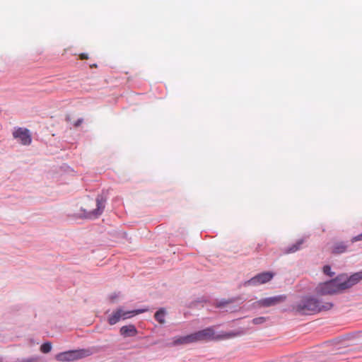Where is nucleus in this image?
<instances>
[{
    "instance_id": "nucleus-19",
    "label": "nucleus",
    "mask_w": 362,
    "mask_h": 362,
    "mask_svg": "<svg viewBox=\"0 0 362 362\" xmlns=\"http://www.w3.org/2000/svg\"><path fill=\"white\" fill-rule=\"evenodd\" d=\"M253 247H255L254 252H258L261 250V248L263 247V243H257L256 245L253 244Z\"/></svg>"
},
{
    "instance_id": "nucleus-8",
    "label": "nucleus",
    "mask_w": 362,
    "mask_h": 362,
    "mask_svg": "<svg viewBox=\"0 0 362 362\" xmlns=\"http://www.w3.org/2000/svg\"><path fill=\"white\" fill-rule=\"evenodd\" d=\"M286 299V296L285 295H279L261 299L259 301V304L263 307H270L281 303L284 302Z\"/></svg>"
},
{
    "instance_id": "nucleus-9",
    "label": "nucleus",
    "mask_w": 362,
    "mask_h": 362,
    "mask_svg": "<svg viewBox=\"0 0 362 362\" xmlns=\"http://www.w3.org/2000/svg\"><path fill=\"white\" fill-rule=\"evenodd\" d=\"M274 276V274L269 272L260 273L248 281L250 285L262 284L269 282Z\"/></svg>"
},
{
    "instance_id": "nucleus-3",
    "label": "nucleus",
    "mask_w": 362,
    "mask_h": 362,
    "mask_svg": "<svg viewBox=\"0 0 362 362\" xmlns=\"http://www.w3.org/2000/svg\"><path fill=\"white\" fill-rule=\"evenodd\" d=\"M106 199L103 195H98L95 200H90L83 208L84 215L88 218H96L100 216L105 207Z\"/></svg>"
},
{
    "instance_id": "nucleus-23",
    "label": "nucleus",
    "mask_w": 362,
    "mask_h": 362,
    "mask_svg": "<svg viewBox=\"0 0 362 362\" xmlns=\"http://www.w3.org/2000/svg\"><path fill=\"white\" fill-rule=\"evenodd\" d=\"M81 122H82V121H81V119H78V120L77 121V122L75 124V126H76V127H77V126L80 125V124L81 123Z\"/></svg>"
},
{
    "instance_id": "nucleus-18",
    "label": "nucleus",
    "mask_w": 362,
    "mask_h": 362,
    "mask_svg": "<svg viewBox=\"0 0 362 362\" xmlns=\"http://www.w3.org/2000/svg\"><path fill=\"white\" fill-rule=\"evenodd\" d=\"M323 272L329 276H333L334 273L331 272V268L329 266L326 265L323 267Z\"/></svg>"
},
{
    "instance_id": "nucleus-10",
    "label": "nucleus",
    "mask_w": 362,
    "mask_h": 362,
    "mask_svg": "<svg viewBox=\"0 0 362 362\" xmlns=\"http://www.w3.org/2000/svg\"><path fill=\"white\" fill-rule=\"evenodd\" d=\"M119 332L124 337H134L137 334V329L134 325L122 326Z\"/></svg>"
},
{
    "instance_id": "nucleus-21",
    "label": "nucleus",
    "mask_w": 362,
    "mask_h": 362,
    "mask_svg": "<svg viewBox=\"0 0 362 362\" xmlns=\"http://www.w3.org/2000/svg\"><path fill=\"white\" fill-rule=\"evenodd\" d=\"M79 57L81 59H87L88 58V56L87 54L81 53L79 54Z\"/></svg>"
},
{
    "instance_id": "nucleus-6",
    "label": "nucleus",
    "mask_w": 362,
    "mask_h": 362,
    "mask_svg": "<svg viewBox=\"0 0 362 362\" xmlns=\"http://www.w3.org/2000/svg\"><path fill=\"white\" fill-rule=\"evenodd\" d=\"M13 136L22 145H30L32 141L31 134L28 129L18 127L13 132Z\"/></svg>"
},
{
    "instance_id": "nucleus-7",
    "label": "nucleus",
    "mask_w": 362,
    "mask_h": 362,
    "mask_svg": "<svg viewBox=\"0 0 362 362\" xmlns=\"http://www.w3.org/2000/svg\"><path fill=\"white\" fill-rule=\"evenodd\" d=\"M198 341H209L220 339L221 337L216 336L213 327H207L204 329L196 332Z\"/></svg>"
},
{
    "instance_id": "nucleus-20",
    "label": "nucleus",
    "mask_w": 362,
    "mask_h": 362,
    "mask_svg": "<svg viewBox=\"0 0 362 362\" xmlns=\"http://www.w3.org/2000/svg\"><path fill=\"white\" fill-rule=\"evenodd\" d=\"M360 240H362V233L355 237H354L352 239H351V242L352 243H354V242H357V241H360Z\"/></svg>"
},
{
    "instance_id": "nucleus-2",
    "label": "nucleus",
    "mask_w": 362,
    "mask_h": 362,
    "mask_svg": "<svg viewBox=\"0 0 362 362\" xmlns=\"http://www.w3.org/2000/svg\"><path fill=\"white\" fill-rule=\"evenodd\" d=\"M332 307V303H327L325 305H321V303L315 298H305L296 305L295 310L302 315H312L322 310H329Z\"/></svg>"
},
{
    "instance_id": "nucleus-4",
    "label": "nucleus",
    "mask_w": 362,
    "mask_h": 362,
    "mask_svg": "<svg viewBox=\"0 0 362 362\" xmlns=\"http://www.w3.org/2000/svg\"><path fill=\"white\" fill-rule=\"evenodd\" d=\"M148 310L147 308L145 309H138L129 311H125L122 309V308H118L115 310H114L108 317L107 322L110 325H114L121 320H126L136 315L143 313Z\"/></svg>"
},
{
    "instance_id": "nucleus-16",
    "label": "nucleus",
    "mask_w": 362,
    "mask_h": 362,
    "mask_svg": "<svg viewBox=\"0 0 362 362\" xmlns=\"http://www.w3.org/2000/svg\"><path fill=\"white\" fill-rule=\"evenodd\" d=\"M266 320H267L266 317H259L254 318L252 320V322L255 325H261V324H263L264 322H265Z\"/></svg>"
},
{
    "instance_id": "nucleus-11",
    "label": "nucleus",
    "mask_w": 362,
    "mask_h": 362,
    "mask_svg": "<svg viewBox=\"0 0 362 362\" xmlns=\"http://www.w3.org/2000/svg\"><path fill=\"white\" fill-rule=\"evenodd\" d=\"M305 238H301L290 247H288L284 250V254L294 253L301 249L303 244L305 243Z\"/></svg>"
},
{
    "instance_id": "nucleus-1",
    "label": "nucleus",
    "mask_w": 362,
    "mask_h": 362,
    "mask_svg": "<svg viewBox=\"0 0 362 362\" xmlns=\"http://www.w3.org/2000/svg\"><path fill=\"white\" fill-rule=\"evenodd\" d=\"M361 279L362 271L356 272L349 277L341 274L332 280L319 284L315 291L320 295H332L351 288Z\"/></svg>"
},
{
    "instance_id": "nucleus-13",
    "label": "nucleus",
    "mask_w": 362,
    "mask_h": 362,
    "mask_svg": "<svg viewBox=\"0 0 362 362\" xmlns=\"http://www.w3.org/2000/svg\"><path fill=\"white\" fill-rule=\"evenodd\" d=\"M165 312L163 309H160L155 313V319L160 324L165 322Z\"/></svg>"
},
{
    "instance_id": "nucleus-15",
    "label": "nucleus",
    "mask_w": 362,
    "mask_h": 362,
    "mask_svg": "<svg viewBox=\"0 0 362 362\" xmlns=\"http://www.w3.org/2000/svg\"><path fill=\"white\" fill-rule=\"evenodd\" d=\"M51 349H52V344L50 342L44 343L40 346V351L45 354L49 353L51 351Z\"/></svg>"
},
{
    "instance_id": "nucleus-24",
    "label": "nucleus",
    "mask_w": 362,
    "mask_h": 362,
    "mask_svg": "<svg viewBox=\"0 0 362 362\" xmlns=\"http://www.w3.org/2000/svg\"><path fill=\"white\" fill-rule=\"evenodd\" d=\"M96 66H97L96 64H93L90 66V67H96Z\"/></svg>"
},
{
    "instance_id": "nucleus-17",
    "label": "nucleus",
    "mask_w": 362,
    "mask_h": 362,
    "mask_svg": "<svg viewBox=\"0 0 362 362\" xmlns=\"http://www.w3.org/2000/svg\"><path fill=\"white\" fill-rule=\"evenodd\" d=\"M187 337L189 344L198 341L196 332L187 335Z\"/></svg>"
},
{
    "instance_id": "nucleus-12",
    "label": "nucleus",
    "mask_w": 362,
    "mask_h": 362,
    "mask_svg": "<svg viewBox=\"0 0 362 362\" xmlns=\"http://www.w3.org/2000/svg\"><path fill=\"white\" fill-rule=\"evenodd\" d=\"M347 245L342 242L336 243L332 249V252L334 254H341L346 250Z\"/></svg>"
},
{
    "instance_id": "nucleus-25",
    "label": "nucleus",
    "mask_w": 362,
    "mask_h": 362,
    "mask_svg": "<svg viewBox=\"0 0 362 362\" xmlns=\"http://www.w3.org/2000/svg\"><path fill=\"white\" fill-rule=\"evenodd\" d=\"M34 360L33 359H30V361H28V362H33Z\"/></svg>"
},
{
    "instance_id": "nucleus-5",
    "label": "nucleus",
    "mask_w": 362,
    "mask_h": 362,
    "mask_svg": "<svg viewBox=\"0 0 362 362\" xmlns=\"http://www.w3.org/2000/svg\"><path fill=\"white\" fill-rule=\"evenodd\" d=\"M91 354L92 351L90 349H83L62 352L56 355L55 358L60 362H70L89 356Z\"/></svg>"
},
{
    "instance_id": "nucleus-14",
    "label": "nucleus",
    "mask_w": 362,
    "mask_h": 362,
    "mask_svg": "<svg viewBox=\"0 0 362 362\" xmlns=\"http://www.w3.org/2000/svg\"><path fill=\"white\" fill-rule=\"evenodd\" d=\"M174 344L177 345V344H189V343L188 341V339H187V336H184V337H179L175 338L174 340Z\"/></svg>"
},
{
    "instance_id": "nucleus-22",
    "label": "nucleus",
    "mask_w": 362,
    "mask_h": 362,
    "mask_svg": "<svg viewBox=\"0 0 362 362\" xmlns=\"http://www.w3.org/2000/svg\"><path fill=\"white\" fill-rule=\"evenodd\" d=\"M233 336H235V334H233L232 333H229V334H226V338H229V337H233Z\"/></svg>"
}]
</instances>
